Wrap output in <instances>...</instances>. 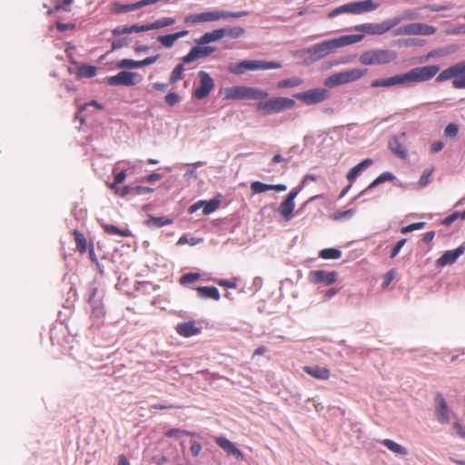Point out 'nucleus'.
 Here are the masks:
<instances>
[{
  "instance_id": "f257e3e1",
  "label": "nucleus",
  "mask_w": 465,
  "mask_h": 465,
  "mask_svg": "<svg viewBox=\"0 0 465 465\" xmlns=\"http://www.w3.org/2000/svg\"><path fill=\"white\" fill-rule=\"evenodd\" d=\"M440 71L436 64L415 67L404 74H395L388 78L373 80L371 86L373 88H390L392 86H404L411 83L428 82L432 79Z\"/></svg>"
},
{
  "instance_id": "f03ea898",
  "label": "nucleus",
  "mask_w": 465,
  "mask_h": 465,
  "mask_svg": "<svg viewBox=\"0 0 465 465\" xmlns=\"http://www.w3.org/2000/svg\"><path fill=\"white\" fill-rule=\"evenodd\" d=\"M362 39V35H342L335 39L326 40L320 44L314 45L307 49H304L302 53L308 54L309 59L312 62H316L326 57L340 47L359 43Z\"/></svg>"
},
{
  "instance_id": "7ed1b4c3",
  "label": "nucleus",
  "mask_w": 465,
  "mask_h": 465,
  "mask_svg": "<svg viewBox=\"0 0 465 465\" xmlns=\"http://www.w3.org/2000/svg\"><path fill=\"white\" fill-rule=\"evenodd\" d=\"M223 94L226 100H262L269 95L266 91L244 85L226 87Z\"/></svg>"
},
{
  "instance_id": "20e7f679",
  "label": "nucleus",
  "mask_w": 465,
  "mask_h": 465,
  "mask_svg": "<svg viewBox=\"0 0 465 465\" xmlns=\"http://www.w3.org/2000/svg\"><path fill=\"white\" fill-rule=\"evenodd\" d=\"M282 64L278 62H266L262 60H243L239 63H231L228 71L235 75H242L247 71L279 69Z\"/></svg>"
},
{
  "instance_id": "39448f33",
  "label": "nucleus",
  "mask_w": 465,
  "mask_h": 465,
  "mask_svg": "<svg viewBox=\"0 0 465 465\" xmlns=\"http://www.w3.org/2000/svg\"><path fill=\"white\" fill-rule=\"evenodd\" d=\"M397 59V53L389 49H371L360 55V63L364 65L387 64Z\"/></svg>"
},
{
  "instance_id": "423d86ee",
  "label": "nucleus",
  "mask_w": 465,
  "mask_h": 465,
  "mask_svg": "<svg viewBox=\"0 0 465 465\" xmlns=\"http://www.w3.org/2000/svg\"><path fill=\"white\" fill-rule=\"evenodd\" d=\"M453 79L452 86L456 89L465 88V61L459 62L440 73L436 82L442 83Z\"/></svg>"
},
{
  "instance_id": "0eeeda50",
  "label": "nucleus",
  "mask_w": 465,
  "mask_h": 465,
  "mask_svg": "<svg viewBox=\"0 0 465 465\" xmlns=\"http://www.w3.org/2000/svg\"><path fill=\"white\" fill-rule=\"evenodd\" d=\"M294 105L295 101L292 98L275 97L267 101L259 102L257 104V110L265 114H273L292 109Z\"/></svg>"
},
{
  "instance_id": "6e6552de",
  "label": "nucleus",
  "mask_w": 465,
  "mask_h": 465,
  "mask_svg": "<svg viewBox=\"0 0 465 465\" xmlns=\"http://www.w3.org/2000/svg\"><path fill=\"white\" fill-rule=\"evenodd\" d=\"M378 6L379 5L374 3L372 0L352 2L335 8L330 13L329 15L332 17L342 13H351L358 15L376 10Z\"/></svg>"
},
{
  "instance_id": "1a4fd4ad",
  "label": "nucleus",
  "mask_w": 465,
  "mask_h": 465,
  "mask_svg": "<svg viewBox=\"0 0 465 465\" xmlns=\"http://www.w3.org/2000/svg\"><path fill=\"white\" fill-rule=\"evenodd\" d=\"M294 97L306 105L319 104L330 97V92L326 88H312L294 94Z\"/></svg>"
},
{
  "instance_id": "9d476101",
  "label": "nucleus",
  "mask_w": 465,
  "mask_h": 465,
  "mask_svg": "<svg viewBox=\"0 0 465 465\" xmlns=\"http://www.w3.org/2000/svg\"><path fill=\"white\" fill-rule=\"evenodd\" d=\"M395 27V22L393 19L385 20L380 24L376 23H366L358 25L354 27L355 31L362 33L361 35L364 36L365 35H381L391 29Z\"/></svg>"
},
{
  "instance_id": "9b49d317",
  "label": "nucleus",
  "mask_w": 465,
  "mask_h": 465,
  "mask_svg": "<svg viewBox=\"0 0 465 465\" xmlns=\"http://www.w3.org/2000/svg\"><path fill=\"white\" fill-rule=\"evenodd\" d=\"M223 19L222 10H213L203 13L189 14L184 17L186 25H197Z\"/></svg>"
},
{
  "instance_id": "f8f14e48",
  "label": "nucleus",
  "mask_w": 465,
  "mask_h": 465,
  "mask_svg": "<svg viewBox=\"0 0 465 465\" xmlns=\"http://www.w3.org/2000/svg\"><path fill=\"white\" fill-rule=\"evenodd\" d=\"M434 409L436 419L440 423L447 424L450 421L453 412L440 393H438L435 397Z\"/></svg>"
},
{
  "instance_id": "ddd939ff",
  "label": "nucleus",
  "mask_w": 465,
  "mask_h": 465,
  "mask_svg": "<svg viewBox=\"0 0 465 465\" xmlns=\"http://www.w3.org/2000/svg\"><path fill=\"white\" fill-rule=\"evenodd\" d=\"M200 78V86L193 90V96L199 100L204 99L209 95L214 87L213 79L205 71L198 73Z\"/></svg>"
},
{
  "instance_id": "4468645a",
  "label": "nucleus",
  "mask_w": 465,
  "mask_h": 465,
  "mask_svg": "<svg viewBox=\"0 0 465 465\" xmlns=\"http://www.w3.org/2000/svg\"><path fill=\"white\" fill-rule=\"evenodd\" d=\"M299 192L300 189L292 190L278 207L277 212L287 222L292 218V213L295 208L294 200L297 197Z\"/></svg>"
},
{
  "instance_id": "2eb2a0df",
  "label": "nucleus",
  "mask_w": 465,
  "mask_h": 465,
  "mask_svg": "<svg viewBox=\"0 0 465 465\" xmlns=\"http://www.w3.org/2000/svg\"><path fill=\"white\" fill-rule=\"evenodd\" d=\"M216 48L206 45H197L193 46L189 53L183 57L184 64H191L193 61L204 58L214 53Z\"/></svg>"
},
{
  "instance_id": "dca6fc26",
  "label": "nucleus",
  "mask_w": 465,
  "mask_h": 465,
  "mask_svg": "<svg viewBox=\"0 0 465 465\" xmlns=\"http://www.w3.org/2000/svg\"><path fill=\"white\" fill-rule=\"evenodd\" d=\"M136 76L135 73L121 71L117 74L108 77L107 84L109 85L131 86L136 84Z\"/></svg>"
},
{
  "instance_id": "f3484780",
  "label": "nucleus",
  "mask_w": 465,
  "mask_h": 465,
  "mask_svg": "<svg viewBox=\"0 0 465 465\" xmlns=\"http://www.w3.org/2000/svg\"><path fill=\"white\" fill-rule=\"evenodd\" d=\"M406 133L402 132L400 136L394 135L390 138L388 146L390 150L398 157L405 159L407 157V149L403 143Z\"/></svg>"
},
{
  "instance_id": "a211bd4d",
  "label": "nucleus",
  "mask_w": 465,
  "mask_h": 465,
  "mask_svg": "<svg viewBox=\"0 0 465 465\" xmlns=\"http://www.w3.org/2000/svg\"><path fill=\"white\" fill-rule=\"evenodd\" d=\"M465 252V246L460 245L455 250L445 252L436 262L437 266L444 267L448 264L454 263L460 256Z\"/></svg>"
},
{
  "instance_id": "6ab92c4d",
  "label": "nucleus",
  "mask_w": 465,
  "mask_h": 465,
  "mask_svg": "<svg viewBox=\"0 0 465 465\" xmlns=\"http://www.w3.org/2000/svg\"><path fill=\"white\" fill-rule=\"evenodd\" d=\"M215 442L228 455H232L239 460H243L242 452L235 446L234 443L230 441L228 439L223 438V437H218V438H216Z\"/></svg>"
},
{
  "instance_id": "aec40b11",
  "label": "nucleus",
  "mask_w": 465,
  "mask_h": 465,
  "mask_svg": "<svg viewBox=\"0 0 465 465\" xmlns=\"http://www.w3.org/2000/svg\"><path fill=\"white\" fill-rule=\"evenodd\" d=\"M337 274L335 272L312 271L310 272V280L313 283L324 282L331 285L336 282Z\"/></svg>"
},
{
  "instance_id": "412c9836",
  "label": "nucleus",
  "mask_w": 465,
  "mask_h": 465,
  "mask_svg": "<svg viewBox=\"0 0 465 465\" xmlns=\"http://www.w3.org/2000/svg\"><path fill=\"white\" fill-rule=\"evenodd\" d=\"M175 331L183 337H192L201 333V328L196 327L193 321L178 323L175 327Z\"/></svg>"
},
{
  "instance_id": "4be33fe9",
  "label": "nucleus",
  "mask_w": 465,
  "mask_h": 465,
  "mask_svg": "<svg viewBox=\"0 0 465 465\" xmlns=\"http://www.w3.org/2000/svg\"><path fill=\"white\" fill-rule=\"evenodd\" d=\"M226 34L225 28L215 29L212 32L203 34L199 38L195 39L197 45H207L212 42H217L221 40Z\"/></svg>"
},
{
  "instance_id": "5701e85b",
  "label": "nucleus",
  "mask_w": 465,
  "mask_h": 465,
  "mask_svg": "<svg viewBox=\"0 0 465 465\" xmlns=\"http://www.w3.org/2000/svg\"><path fill=\"white\" fill-rule=\"evenodd\" d=\"M251 189L253 193H262L269 190H275L277 192H284L287 189V186L282 183L279 184H266L262 182L256 181L252 183Z\"/></svg>"
},
{
  "instance_id": "b1692460",
  "label": "nucleus",
  "mask_w": 465,
  "mask_h": 465,
  "mask_svg": "<svg viewBox=\"0 0 465 465\" xmlns=\"http://www.w3.org/2000/svg\"><path fill=\"white\" fill-rule=\"evenodd\" d=\"M411 25V35H432L437 32V28L422 23H412Z\"/></svg>"
},
{
  "instance_id": "393cba45",
  "label": "nucleus",
  "mask_w": 465,
  "mask_h": 465,
  "mask_svg": "<svg viewBox=\"0 0 465 465\" xmlns=\"http://www.w3.org/2000/svg\"><path fill=\"white\" fill-rule=\"evenodd\" d=\"M219 207V202L216 200H211L209 202L199 201L190 207V212L194 213L200 208H203L204 214H210L213 213Z\"/></svg>"
},
{
  "instance_id": "a878e982",
  "label": "nucleus",
  "mask_w": 465,
  "mask_h": 465,
  "mask_svg": "<svg viewBox=\"0 0 465 465\" xmlns=\"http://www.w3.org/2000/svg\"><path fill=\"white\" fill-rule=\"evenodd\" d=\"M303 370L307 374L318 380L325 381L330 377V371L325 367L306 366Z\"/></svg>"
},
{
  "instance_id": "bb28decb",
  "label": "nucleus",
  "mask_w": 465,
  "mask_h": 465,
  "mask_svg": "<svg viewBox=\"0 0 465 465\" xmlns=\"http://www.w3.org/2000/svg\"><path fill=\"white\" fill-rule=\"evenodd\" d=\"M372 163V160L371 159H364L361 161L359 164L352 167L347 173L346 178L351 182H354L355 179L360 175V173L367 169L369 166H371Z\"/></svg>"
},
{
  "instance_id": "cd10ccee",
  "label": "nucleus",
  "mask_w": 465,
  "mask_h": 465,
  "mask_svg": "<svg viewBox=\"0 0 465 465\" xmlns=\"http://www.w3.org/2000/svg\"><path fill=\"white\" fill-rule=\"evenodd\" d=\"M196 292L198 296L205 299H213L214 301L220 300V292L216 287L213 286H201L197 287Z\"/></svg>"
},
{
  "instance_id": "c85d7f7f",
  "label": "nucleus",
  "mask_w": 465,
  "mask_h": 465,
  "mask_svg": "<svg viewBox=\"0 0 465 465\" xmlns=\"http://www.w3.org/2000/svg\"><path fill=\"white\" fill-rule=\"evenodd\" d=\"M347 84L344 71L333 74L324 80V85L331 88Z\"/></svg>"
},
{
  "instance_id": "c756f323",
  "label": "nucleus",
  "mask_w": 465,
  "mask_h": 465,
  "mask_svg": "<svg viewBox=\"0 0 465 465\" xmlns=\"http://www.w3.org/2000/svg\"><path fill=\"white\" fill-rule=\"evenodd\" d=\"M421 15L419 10L416 9H407L404 10L401 14L394 16L392 19L395 22V26L398 25L401 22L404 20H416L421 18Z\"/></svg>"
},
{
  "instance_id": "7c9ffc66",
  "label": "nucleus",
  "mask_w": 465,
  "mask_h": 465,
  "mask_svg": "<svg viewBox=\"0 0 465 465\" xmlns=\"http://www.w3.org/2000/svg\"><path fill=\"white\" fill-rule=\"evenodd\" d=\"M381 444L395 454H398L401 456H405L408 454V450L405 447H403L402 445L397 443L396 441H394L392 440L385 439V440H381Z\"/></svg>"
},
{
  "instance_id": "2f4dec72",
  "label": "nucleus",
  "mask_w": 465,
  "mask_h": 465,
  "mask_svg": "<svg viewBox=\"0 0 465 465\" xmlns=\"http://www.w3.org/2000/svg\"><path fill=\"white\" fill-rule=\"evenodd\" d=\"M347 84L355 82L367 74V69L353 68L344 71Z\"/></svg>"
},
{
  "instance_id": "473e14b6",
  "label": "nucleus",
  "mask_w": 465,
  "mask_h": 465,
  "mask_svg": "<svg viewBox=\"0 0 465 465\" xmlns=\"http://www.w3.org/2000/svg\"><path fill=\"white\" fill-rule=\"evenodd\" d=\"M303 83L302 78L295 76L288 79L281 80L277 83V88L285 89L301 85Z\"/></svg>"
},
{
  "instance_id": "72a5a7b5",
  "label": "nucleus",
  "mask_w": 465,
  "mask_h": 465,
  "mask_svg": "<svg viewBox=\"0 0 465 465\" xmlns=\"http://www.w3.org/2000/svg\"><path fill=\"white\" fill-rule=\"evenodd\" d=\"M172 222L173 221L171 219H167V218H164V217L150 216L148 218V220H146L145 224L147 226H150V227L160 228V227H163L164 225L171 224Z\"/></svg>"
},
{
  "instance_id": "f704fd0d",
  "label": "nucleus",
  "mask_w": 465,
  "mask_h": 465,
  "mask_svg": "<svg viewBox=\"0 0 465 465\" xmlns=\"http://www.w3.org/2000/svg\"><path fill=\"white\" fill-rule=\"evenodd\" d=\"M103 227L107 233L112 235H119L121 237H128L131 235V232L129 230H121L112 224H103Z\"/></svg>"
},
{
  "instance_id": "c9c22d12",
  "label": "nucleus",
  "mask_w": 465,
  "mask_h": 465,
  "mask_svg": "<svg viewBox=\"0 0 465 465\" xmlns=\"http://www.w3.org/2000/svg\"><path fill=\"white\" fill-rule=\"evenodd\" d=\"M156 40L165 48H172L177 41L174 34L158 35Z\"/></svg>"
},
{
  "instance_id": "e433bc0d",
  "label": "nucleus",
  "mask_w": 465,
  "mask_h": 465,
  "mask_svg": "<svg viewBox=\"0 0 465 465\" xmlns=\"http://www.w3.org/2000/svg\"><path fill=\"white\" fill-rule=\"evenodd\" d=\"M341 256V252L335 248L323 249L320 252V257L324 260L339 259Z\"/></svg>"
},
{
  "instance_id": "4c0bfd02",
  "label": "nucleus",
  "mask_w": 465,
  "mask_h": 465,
  "mask_svg": "<svg viewBox=\"0 0 465 465\" xmlns=\"http://www.w3.org/2000/svg\"><path fill=\"white\" fill-rule=\"evenodd\" d=\"M175 23V19L173 17H163L153 23H151V29H159L166 26L173 25Z\"/></svg>"
},
{
  "instance_id": "58836bf2",
  "label": "nucleus",
  "mask_w": 465,
  "mask_h": 465,
  "mask_svg": "<svg viewBox=\"0 0 465 465\" xmlns=\"http://www.w3.org/2000/svg\"><path fill=\"white\" fill-rule=\"evenodd\" d=\"M96 74V67L90 64H84L79 68L78 75L80 77H93Z\"/></svg>"
},
{
  "instance_id": "ea45409f",
  "label": "nucleus",
  "mask_w": 465,
  "mask_h": 465,
  "mask_svg": "<svg viewBox=\"0 0 465 465\" xmlns=\"http://www.w3.org/2000/svg\"><path fill=\"white\" fill-rule=\"evenodd\" d=\"M74 241H75L78 251L82 253L85 252L86 241H85V237L84 236V234L77 231H74Z\"/></svg>"
},
{
  "instance_id": "a19ab883",
  "label": "nucleus",
  "mask_w": 465,
  "mask_h": 465,
  "mask_svg": "<svg viewBox=\"0 0 465 465\" xmlns=\"http://www.w3.org/2000/svg\"><path fill=\"white\" fill-rule=\"evenodd\" d=\"M393 178L394 176L391 173H382L368 186V189L373 188L386 181H391Z\"/></svg>"
},
{
  "instance_id": "79ce46f5",
  "label": "nucleus",
  "mask_w": 465,
  "mask_h": 465,
  "mask_svg": "<svg viewBox=\"0 0 465 465\" xmlns=\"http://www.w3.org/2000/svg\"><path fill=\"white\" fill-rule=\"evenodd\" d=\"M183 70H184V68L182 64H177L171 74L170 82L172 84H175L178 81H180L182 79Z\"/></svg>"
},
{
  "instance_id": "37998d69",
  "label": "nucleus",
  "mask_w": 465,
  "mask_h": 465,
  "mask_svg": "<svg viewBox=\"0 0 465 465\" xmlns=\"http://www.w3.org/2000/svg\"><path fill=\"white\" fill-rule=\"evenodd\" d=\"M355 213V210L353 209H349V210H346V211H340V212H337L335 213H333L331 215V218L334 220V221H339V220H341V219H349V218H351Z\"/></svg>"
},
{
  "instance_id": "c03bdc74",
  "label": "nucleus",
  "mask_w": 465,
  "mask_h": 465,
  "mask_svg": "<svg viewBox=\"0 0 465 465\" xmlns=\"http://www.w3.org/2000/svg\"><path fill=\"white\" fill-rule=\"evenodd\" d=\"M117 67L119 68H140L139 66V61H134L132 59H122L118 62Z\"/></svg>"
},
{
  "instance_id": "a18cd8bd",
  "label": "nucleus",
  "mask_w": 465,
  "mask_h": 465,
  "mask_svg": "<svg viewBox=\"0 0 465 465\" xmlns=\"http://www.w3.org/2000/svg\"><path fill=\"white\" fill-rule=\"evenodd\" d=\"M225 29H226L225 35H229L232 38H238V37L242 36L245 32L244 29L240 26L228 27Z\"/></svg>"
},
{
  "instance_id": "49530a36",
  "label": "nucleus",
  "mask_w": 465,
  "mask_h": 465,
  "mask_svg": "<svg viewBox=\"0 0 465 465\" xmlns=\"http://www.w3.org/2000/svg\"><path fill=\"white\" fill-rule=\"evenodd\" d=\"M248 15H249V13L247 11L229 12V11H223L222 10L223 19L241 18V17H243V16H247Z\"/></svg>"
},
{
  "instance_id": "de8ad7c7",
  "label": "nucleus",
  "mask_w": 465,
  "mask_h": 465,
  "mask_svg": "<svg viewBox=\"0 0 465 465\" xmlns=\"http://www.w3.org/2000/svg\"><path fill=\"white\" fill-rule=\"evenodd\" d=\"M200 278V274L199 273H186L184 275H183L180 279V283L181 284H188V283H193L195 281H197L198 279Z\"/></svg>"
},
{
  "instance_id": "09e8293b",
  "label": "nucleus",
  "mask_w": 465,
  "mask_h": 465,
  "mask_svg": "<svg viewBox=\"0 0 465 465\" xmlns=\"http://www.w3.org/2000/svg\"><path fill=\"white\" fill-rule=\"evenodd\" d=\"M164 435L166 437L172 438V437H178V436H181V435H190V436H193V433H192L190 431H187V430H180V429H171V430H167L164 433Z\"/></svg>"
},
{
  "instance_id": "8fccbe9b",
  "label": "nucleus",
  "mask_w": 465,
  "mask_h": 465,
  "mask_svg": "<svg viewBox=\"0 0 465 465\" xmlns=\"http://www.w3.org/2000/svg\"><path fill=\"white\" fill-rule=\"evenodd\" d=\"M459 127L455 124H449L444 129V134L447 137L453 138L458 134Z\"/></svg>"
},
{
  "instance_id": "3c124183",
  "label": "nucleus",
  "mask_w": 465,
  "mask_h": 465,
  "mask_svg": "<svg viewBox=\"0 0 465 465\" xmlns=\"http://www.w3.org/2000/svg\"><path fill=\"white\" fill-rule=\"evenodd\" d=\"M433 173V168L425 170L419 180V184L421 187L427 186L430 183V177Z\"/></svg>"
},
{
  "instance_id": "603ef678",
  "label": "nucleus",
  "mask_w": 465,
  "mask_h": 465,
  "mask_svg": "<svg viewBox=\"0 0 465 465\" xmlns=\"http://www.w3.org/2000/svg\"><path fill=\"white\" fill-rule=\"evenodd\" d=\"M425 225V223H411L408 226H405L401 229V232L402 233H408V232H413L415 230H420V229H422Z\"/></svg>"
},
{
  "instance_id": "864d4df0",
  "label": "nucleus",
  "mask_w": 465,
  "mask_h": 465,
  "mask_svg": "<svg viewBox=\"0 0 465 465\" xmlns=\"http://www.w3.org/2000/svg\"><path fill=\"white\" fill-rule=\"evenodd\" d=\"M202 242V239L200 238H190L188 239L185 235H183L178 240V244H185L188 243L190 245H196Z\"/></svg>"
},
{
  "instance_id": "5fc2aeb1",
  "label": "nucleus",
  "mask_w": 465,
  "mask_h": 465,
  "mask_svg": "<svg viewBox=\"0 0 465 465\" xmlns=\"http://www.w3.org/2000/svg\"><path fill=\"white\" fill-rule=\"evenodd\" d=\"M129 27H130V34H132V33H140V32H145V31L152 30L151 29V27H152L151 24H146V25H131Z\"/></svg>"
},
{
  "instance_id": "6e6d98bb",
  "label": "nucleus",
  "mask_w": 465,
  "mask_h": 465,
  "mask_svg": "<svg viewBox=\"0 0 465 465\" xmlns=\"http://www.w3.org/2000/svg\"><path fill=\"white\" fill-rule=\"evenodd\" d=\"M394 35H411V25L410 24L401 25L395 29L393 32Z\"/></svg>"
},
{
  "instance_id": "4d7b16f0",
  "label": "nucleus",
  "mask_w": 465,
  "mask_h": 465,
  "mask_svg": "<svg viewBox=\"0 0 465 465\" xmlns=\"http://www.w3.org/2000/svg\"><path fill=\"white\" fill-rule=\"evenodd\" d=\"M448 35H465V24L447 30Z\"/></svg>"
},
{
  "instance_id": "13d9d810",
  "label": "nucleus",
  "mask_w": 465,
  "mask_h": 465,
  "mask_svg": "<svg viewBox=\"0 0 465 465\" xmlns=\"http://www.w3.org/2000/svg\"><path fill=\"white\" fill-rule=\"evenodd\" d=\"M125 177H126V173H125L124 171H121L118 173H116L115 176H114V183L111 185V188L116 190V184L121 183L122 182H124Z\"/></svg>"
},
{
  "instance_id": "bf43d9fd",
  "label": "nucleus",
  "mask_w": 465,
  "mask_h": 465,
  "mask_svg": "<svg viewBox=\"0 0 465 465\" xmlns=\"http://www.w3.org/2000/svg\"><path fill=\"white\" fill-rule=\"evenodd\" d=\"M424 8L431 11V12H440L444 10H448L450 7L447 5H427L424 6Z\"/></svg>"
},
{
  "instance_id": "052dcab7",
  "label": "nucleus",
  "mask_w": 465,
  "mask_h": 465,
  "mask_svg": "<svg viewBox=\"0 0 465 465\" xmlns=\"http://www.w3.org/2000/svg\"><path fill=\"white\" fill-rule=\"evenodd\" d=\"M157 59H158V55L146 57L145 59L139 61V66L141 68L143 66L151 65V64H154L157 61Z\"/></svg>"
},
{
  "instance_id": "680f3d73",
  "label": "nucleus",
  "mask_w": 465,
  "mask_h": 465,
  "mask_svg": "<svg viewBox=\"0 0 465 465\" xmlns=\"http://www.w3.org/2000/svg\"><path fill=\"white\" fill-rule=\"evenodd\" d=\"M166 103L173 106L179 101V96L175 93H170L165 96Z\"/></svg>"
},
{
  "instance_id": "e2e57ef3",
  "label": "nucleus",
  "mask_w": 465,
  "mask_h": 465,
  "mask_svg": "<svg viewBox=\"0 0 465 465\" xmlns=\"http://www.w3.org/2000/svg\"><path fill=\"white\" fill-rule=\"evenodd\" d=\"M127 39L126 38H122V39H118V40H115L112 43V51H115V50H118L120 48H122L123 46H124L125 45H127Z\"/></svg>"
},
{
  "instance_id": "0e129e2a",
  "label": "nucleus",
  "mask_w": 465,
  "mask_h": 465,
  "mask_svg": "<svg viewBox=\"0 0 465 465\" xmlns=\"http://www.w3.org/2000/svg\"><path fill=\"white\" fill-rule=\"evenodd\" d=\"M112 34L114 36H118L121 35L130 34V27L129 26H124V27H116L112 30Z\"/></svg>"
},
{
  "instance_id": "69168bd1",
  "label": "nucleus",
  "mask_w": 465,
  "mask_h": 465,
  "mask_svg": "<svg viewBox=\"0 0 465 465\" xmlns=\"http://www.w3.org/2000/svg\"><path fill=\"white\" fill-rule=\"evenodd\" d=\"M450 52L444 50V49H435V50H432L430 51L427 57L428 58H431V57H435V56H444V55H447Z\"/></svg>"
},
{
  "instance_id": "338daca9",
  "label": "nucleus",
  "mask_w": 465,
  "mask_h": 465,
  "mask_svg": "<svg viewBox=\"0 0 465 465\" xmlns=\"http://www.w3.org/2000/svg\"><path fill=\"white\" fill-rule=\"evenodd\" d=\"M405 242H406V240L402 239L396 243V245L394 246V248L392 249V252H391V258H394L400 252V251L401 250V248L403 247Z\"/></svg>"
},
{
  "instance_id": "774afa93",
  "label": "nucleus",
  "mask_w": 465,
  "mask_h": 465,
  "mask_svg": "<svg viewBox=\"0 0 465 465\" xmlns=\"http://www.w3.org/2000/svg\"><path fill=\"white\" fill-rule=\"evenodd\" d=\"M453 428L460 438L465 439V428L460 422H455Z\"/></svg>"
}]
</instances>
